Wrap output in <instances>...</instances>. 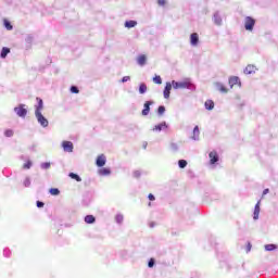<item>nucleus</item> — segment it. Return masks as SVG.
I'll return each instance as SVG.
<instances>
[{
    "instance_id": "c9c22d12",
    "label": "nucleus",
    "mask_w": 278,
    "mask_h": 278,
    "mask_svg": "<svg viewBox=\"0 0 278 278\" xmlns=\"http://www.w3.org/2000/svg\"><path fill=\"white\" fill-rule=\"evenodd\" d=\"M70 90L72 94H79V88L77 86H72Z\"/></svg>"
},
{
    "instance_id": "f3484780",
    "label": "nucleus",
    "mask_w": 278,
    "mask_h": 278,
    "mask_svg": "<svg viewBox=\"0 0 278 278\" xmlns=\"http://www.w3.org/2000/svg\"><path fill=\"white\" fill-rule=\"evenodd\" d=\"M137 64L139 66H144L147 64V55L140 54L139 56H137Z\"/></svg>"
},
{
    "instance_id": "c85d7f7f",
    "label": "nucleus",
    "mask_w": 278,
    "mask_h": 278,
    "mask_svg": "<svg viewBox=\"0 0 278 278\" xmlns=\"http://www.w3.org/2000/svg\"><path fill=\"white\" fill-rule=\"evenodd\" d=\"M68 177H71V179H75V181H81V177L75 173H70Z\"/></svg>"
},
{
    "instance_id": "ea45409f",
    "label": "nucleus",
    "mask_w": 278,
    "mask_h": 278,
    "mask_svg": "<svg viewBox=\"0 0 278 278\" xmlns=\"http://www.w3.org/2000/svg\"><path fill=\"white\" fill-rule=\"evenodd\" d=\"M148 266L149 268H153V266H155V260L150 258V261L148 262Z\"/></svg>"
},
{
    "instance_id": "cd10ccee",
    "label": "nucleus",
    "mask_w": 278,
    "mask_h": 278,
    "mask_svg": "<svg viewBox=\"0 0 278 278\" xmlns=\"http://www.w3.org/2000/svg\"><path fill=\"white\" fill-rule=\"evenodd\" d=\"M276 249H277V245L276 244H273V243H270V244H265V251H276Z\"/></svg>"
},
{
    "instance_id": "bb28decb",
    "label": "nucleus",
    "mask_w": 278,
    "mask_h": 278,
    "mask_svg": "<svg viewBox=\"0 0 278 278\" xmlns=\"http://www.w3.org/2000/svg\"><path fill=\"white\" fill-rule=\"evenodd\" d=\"M31 166H34V163L30 160H28L26 163L23 164V169L29 170V168H31Z\"/></svg>"
},
{
    "instance_id": "f03ea898",
    "label": "nucleus",
    "mask_w": 278,
    "mask_h": 278,
    "mask_svg": "<svg viewBox=\"0 0 278 278\" xmlns=\"http://www.w3.org/2000/svg\"><path fill=\"white\" fill-rule=\"evenodd\" d=\"M172 86L174 90H197V86L192 84V80L190 78H185L180 81L172 80Z\"/></svg>"
},
{
    "instance_id": "4468645a",
    "label": "nucleus",
    "mask_w": 278,
    "mask_h": 278,
    "mask_svg": "<svg viewBox=\"0 0 278 278\" xmlns=\"http://www.w3.org/2000/svg\"><path fill=\"white\" fill-rule=\"evenodd\" d=\"M164 129H168V125L166 124V122H163L161 124H157L153 127L152 131H164Z\"/></svg>"
},
{
    "instance_id": "7c9ffc66",
    "label": "nucleus",
    "mask_w": 278,
    "mask_h": 278,
    "mask_svg": "<svg viewBox=\"0 0 278 278\" xmlns=\"http://www.w3.org/2000/svg\"><path fill=\"white\" fill-rule=\"evenodd\" d=\"M178 166H179V168H186V166H188V161L179 160L178 161Z\"/></svg>"
},
{
    "instance_id": "49530a36",
    "label": "nucleus",
    "mask_w": 278,
    "mask_h": 278,
    "mask_svg": "<svg viewBox=\"0 0 278 278\" xmlns=\"http://www.w3.org/2000/svg\"><path fill=\"white\" fill-rule=\"evenodd\" d=\"M37 207H45V202L37 201Z\"/></svg>"
},
{
    "instance_id": "412c9836",
    "label": "nucleus",
    "mask_w": 278,
    "mask_h": 278,
    "mask_svg": "<svg viewBox=\"0 0 278 278\" xmlns=\"http://www.w3.org/2000/svg\"><path fill=\"white\" fill-rule=\"evenodd\" d=\"M255 71H256L255 65H248L244 68V74L245 75H253V73H255Z\"/></svg>"
},
{
    "instance_id": "a18cd8bd",
    "label": "nucleus",
    "mask_w": 278,
    "mask_h": 278,
    "mask_svg": "<svg viewBox=\"0 0 278 278\" xmlns=\"http://www.w3.org/2000/svg\"><path fill=\"white\" fill-rule=\"evenodd\" d=\"M34 40V37H31V35H28L26 37V42H31Z\"/></svg>"
},
{
    "instance_id": "4be33fe9",
    "label": "nucleus",
    "mask_w": 278,
    "mask_h": 278,
    "mask_svg": "<svg viewBox=\"0 0 278 278\" xmlns=\"http://www.w3.org/2000/svg\"><path fill=\"white\" fill-rule=\"evenodd\" d=\"M10 53V48L8 47H3L1 52H0V58L2 60H5V58H8V54Z\"/></svg>"
},
{
    "instance_id": "2f4dec72",
    "label": "nucleus",
    "mask_w": 278,
    "mask_h": 278,
    "mask_svg": "<svg viewBox=\"0 0 278 278\" xmlns=\"http://www.w3.org/2000/svg\"><path fill=\"white\" fill-rule=\"evenodd\" d=\"M141 176H142V172H140V169L132 172V177H135V179H140Z\"/></svg>"
},
{
    "instance_id": "5701e85b",
    "label": "nucleus",
    "mask_w": 278,
    "mask_h": 278,
    "mask_svg": "<svg viewBox=\"0 0 278 278\" xmlns=\"http://www.w3.org/2000/svg\"><path fill=\"white\" fill-rule=\"evenodd\" d=\"M147 90H148L147 84L141 83V84L139 85V94H146Z\"/></svg>"
},
{
    "instance_id": "58836bf2",
    "label": "nucleus",
    "mask_w": 278,
    "mask_h": 278,
    "mask_svg": "<svg viewBox=\"0 0 278 278\" xmlns=\"http://www.w3.org/2000/svg\"><path fill=\"white\" fill-rule=\"evenodd\" d=\"M153 81H154V84L161 85L162 84V77L161 76H155V77H153Z\"/></svg>"
},
{
    "instance_id": "79ce46f5",
    "label": "nucleus",
    "mask_w": 278,
    "mask_h": 278,
    "mask_svg": "<svg viewBox=\"0 0 278 278\" xmlns=\"http://www.w3.org/2000/svg\"><path fill=\"white\" fill-rule=\"evenodd\" d=\"M252 244H251V242H248V245H247V248H245V252L247 253H251V249H252Z\"/></svg>"
},
{
    "instance_id": "a878e982",
    "label": "nucleus",
    "mask_w": 278,
    "mask_h": 278,
    "mask_svg": "<svg viewBox=\"0 0 278 278\" xmlns=\"http://www.w3.org/2000/svg\"><path fill=\"white\" fill-rule=\"evenodd\" d=\"M3 25H4L5 29H8V31H12V29L14 28L12 26V24L10 23V21H8V20L3 21Z\"/></svg>"
},
{
    "instance_id": "aec40b11",
    "label": "nucleus",
    "mask_w": 278,
    "mask_h": 278,
    "mask_svg": "<svg viewBox=\"0 0 278 278\" xmlns=\"http://www.w3.org/2000/svg\"><path fill=\"white\" fill-rule=\"evenodd\" d=\"M136 25H138V22L130 20L125 22L124 27H126L127 29H131L136 27Z\"/></svg>"
},
{
    "instance_id": "473e14b6",
    "label": "nucleus",
    "mask_w": 278,
    "mask_h": 278,
    "mask_svg": "<svg viewBox=\"0 0 278 278\" xmlns=\"http://www.w3.org/2000/svg\"><path fill=\"white\" fill-rule=\"evenodd\" d=\"M4 136H5V138H12V136H14V130H12V129H7V130L4 131Z\"/></svg>"
},
{
    "instance_id": "37998d69",
    "label": "nucleus",
    "mask_w": 278,
    "mask_h": 278,
    "mask_svg": "<svg viewBox=\"0 0 278 278\" xmlns=\"http://www.w3.org/2000/svg\"><path fill=\"white\" fill-rule=\"evenodd\" d=\"M131 79V77H129V76H124L123 78H122V84H126V81H129Z\"/></svg>"
},
{
    "instance_id": "393cba45",
    "label": "nucleus",
    "mask_w": 278,
    "mask_h": 278,
    "mask_svg": "<svg viewBox=\"0 0 278 278\" xmlns=\"http://www.w3.org/2000/svg\"><path fill=\"white\" fill-rule=\"evenodd\" d=\"M123 220H125V217L123 216V214H117L115 216V222L117 223V225H123Z\"/></svg>"
},
{
    "instance_id": "ddd939ff",
    "label": "nucleus",
    "mask_w": 278,
    "mask_h": 278,
    "mask_svg": "<svg viewBox=\"0 0 278 278\" xmlns=\"http://www.w3.org/2000/svg\"><path fill=\"white\" fill-rule=\"evenodd\" d=\"M98 175L100 177H110V175H112V170L108 167H102L98 170Z\"/></svg>"
},
{
    "instance_id": "f257e3e1",
    "label": "nucleus",
    "mask_w": 278,
    "mask_h": 278,
    "mask_svg": "<svg viewBox=\"0 0 278 278\" xmlns=\"http://www.w3.org/2000/svg\"><path fill=\"white\" fill-rule=\"evenodd\" d=\"M37 104L35 105V118L43 128L49 127V119L42 115V110H45V102L41 98H36Z\"/></svg>"
},
{
    "instance_id": "09e8293b",
    "label": "nucleus",
    "mask_w": 278,
    "mask_h": 278,
    "mask_svg": "<svg viewBox=\"0 0 278 278\" xmlns=\"http://www.w3.org/2000/svg\"><path fill=\"white\" fill-rule=\"evenodd\" d=\"M268 192H270L269 189H264V191H263V197H266V194H268Z\"/></svg>"
},
{
    "instance_id": "0eeeda50",
    "label": "nucleus",
    "mask_w": 278,
    "mask_h": 278,
    "mask_svg": "<svg viewBox=\"0 0 278 278\" xmlns=\"http://www.w3.org/2000/svg\"><path fill=\"white\" fill-rule=\"evenodd\" d=\"M213 23L214 25H216L217 27H220L223 25V17L220 16V12L216 11L213 14Z\"/></svg>"
},
{
    "instance_id": "de8ad7c7",
    "label": "nucleus",
    "mask_w": 278,
    "mask_h": 278,
    "mask_svg": "<svg viewBox=\"0 0 278 278\" xmlns=\"http://www.w3.org/2000/svg\"><path fill=\"white\" fill-rule=\"evenodd\" d=\"M148 199H149L150 201H154V200H155V195H153V193H150V194L148 195Z\"/></svg>"
},
{
    "instance_id": "dca6fc26",
    "label": "nucleus",
    "mask_w": 278,
    "mask_h": 278,
    "mask_svg": "<svg viewBox=\"0 0 278 278\" xmlns=\"http://www.w3.org/2000/svg\"><path fill=\"white\" fill-rule=\"evenodd\" d=\"M260 205H261V201H258L254 206L253 220L260 219Z\"/></svg>"
},
{
    "instance_id": "6e6552de",
    "label": "nucleus",
    "mask_w": 278,
    "mask_h": 278,
    "mask_svg": "<svg viewBox=\"0 0 278 278\" xmlns=\"http://www.w3.org/2000/svg\"><path fill=\"white\" fill-rule=\"evenodd\" d=\"M170 90H173V83H166L163 91L164 99H170Z\"/></svg>"
},
{
    "instance_id": "f8f14e48",
    "label": "nucleus",
    "mask_w": 278,
    "mask_h": 278,
    "mask_svg": "<svg viewBox=\"0 0 278 278\" xmlns=\"http://www.w3.org/2000/svg\"><path fill=\"white\" fill-rule=\"evenodd\" d=\"M214 86L215 89L218 90V92H222L223 94H227L229 92L227 87H225V85H223L222 83H215Z\"/></svg>"
},
{
    "instance_id": "c03bdc74",
    "label": "nucleus",
    "mask_w": 278,
    "mask_h": 278,
    "mask_svg": "<svg viewBox=\"0 0 278 278\" xmlns=\"http://www.w3.org/2000/svg\"><path fill=\"white\" fill-rule=\"evenodd\" d=\"M159 5H166V0H157Z\"/></svg>"
},
{
    "instance_id": "9b49d317",
    "label": "nucleus",
    "mask_w": 278,
    "mask_h": 278,
    "mask_svg": "<svg viewBox=\"0 0 278 278\" xmlns=\"http://www.w3.org/2000/svg\"><path fill=\"white\" fill-rule=\"evenodd\" d=\"M190 45L191 47H199V34L193 33L190 35Z\"/></svg>"
},
{
    "instance_id": "423d86ee",
    "label": "nucleus",
    "mask_w": 278,
    "mask_h": 278,
    "mask_svg": "<svg viewBox=\"0 0 278 278\" xmlns=\"http://www.w3.org/2000/svg\"><path fill=\"white\" fill-rule=\"evenodd\" d=\"M61 147L65 153H73L75 146L71 141H62Z\"/></svg>"
},
{
    "instance_id": "6ab92c4d",
    "label": "nucleus",
    "mask_w": 278,
    "mask_h": 278,
    "mask_svg": "<svg viewBox=\"0 0 278 278\" xmlns=\"http://www.w3.org/2000/svg\"><path fill=\"white\" fill-rule=\"evenodd\" d=\"M85 223H87V225H94V223H97V218L94 215H87L85 216Z\"/></svg>"
},
{
    "instance_id": "e433bc0d",
    "label": "nucleus",
    "mask_w": 278,
    "mask_h": 278,
    "mask_svg": "<svg viewBox=\"0 0 278 278\" xmlns=\"http://www.w3.org/2000/svg\"><path fill=\"white\" fill-rule=\"evenodd\" d=\"M164 112H166V108H165L164 105L159 106V109H157V114H159L160 116H162V114H164Z\"/></svg>"
},
{
    "instance_id": "c756f323",
    "label": "nucleus",
    "mask_w": 278,
    "mask_h": 278,
    "mask_svg": "<svg viewBox=\"0 0 278 278\" xmlns=\"http://www.w3.org/2000/svg\"><path fill=\"white\" fill-rule=\"evenodd\" d=\"M40 168H42V170H49V168H51V163L49 162L41 163Z\"/></svg>"
},
{
    "instance_id": "1a4fd4ad",
    "label": "nucleus",
    "mask_w": 278,
    "mask_h": 278,
    "mask_svg": "<svg viewBox=\"0 0 278 278\" xmlns=\"http://www.w3.org/2000/svg\"><path fill=\"white\" fill-rule=\"evenodd\" d=\"M108 162V159L101 154L97 157L96 160V165L99 167V168H103V166H105V163Z\"/></svg>"
},
{
    "instance_id": "f704fd0d",
    "label": "nucleus",
    "mask_w": 278,
    "mask_h": 278,
    "mask_svg": "<svg viewBox=\"0 0 278 278\" xmlns=\"http://www.w3.org/2000/svg\"><path fill=\"white\" fill-rule=\"evenodd\" d=\"M23 184L25 188H29V186H31V179L26 177Z\"/></svg>"
},
{
    "instance_id": "a19ab883",
    "label": "nucleus",
    "mask_w": 278,
    "mask_h": 278,
    "mask_svg": "<svg viewBox=\"0 0 278 278\" xmlns=\"http://www.w3.org/2000/svg\"><path fill=\"white\" fill-rule=\"evenodd\" d=\"M3 255H4V257H10V255H11L10 249H4Z\"/></svg>"
},
{
    "instance_id": "9d476101",
    "label": "nucleus",
    "mask_w": 278,
    "mask_h": 278,
    "mask_svg": "<svg viewBox=\"0 0 278 278\" xmlns=\"http://www.w3.org/2000/svg\"><path fill=\"white\" fill-rule=\"evenodd\" d=\"M151 105H153V101H147L143 104V110L141 112L142 116H149V112H151Z\"/></svg>"
},
{
    "instance_id": "20e7f679",
    "label": "nucleus",
    "mask_w": 278,
    "mask_h": 278,
    "mask_svg": "<svg viewBox=\"0 0 278 278\" xmlns=\"http://www.w3.org/2000/svg\"><path fill=\"white\" fill-rule=\"evenodd\" d=\"M210 157V162H208V166L210 168H215L216 164H218V152L217 151H212L208 154Z\"/></svg>"
},
{
    "instance_id": "a211bd4d",
    "label": "nucleus",
    "mask_w": 278,
    "mask_h": 278,
    "mask_svg": "<svg viewBox=\"0 0 278 278\" xmlns=\"http://www.w3.org/2000/svg\"><path fill=\"white\" fill-rule=\"evenodd\" d=\"M240 86V78L237 76H232L229 78V86L230 88H233V86L238 85Z\"/></svg>"
},
{
    "instance_id": "b1692460",
    "label": "nucleus",
    "mask_w": 278,
    "mask_h": 278,
    "mask_svg": "<svg viewBox=\"0 0 278 278\" xmlns=\"http://www.w3.org/2000/svg\"><path fill=\"white\" fill-rule=\"evenodd\" d=\"M204 105H205V110H214V101H212V100H207L205 103H204Z\"/></svg>"
},
{
    "instance_id": "2eb2a0df",
    "label": "nucleus",
    "mask_w": 278,
    "mask_h": 278,
    "mask_svg": "<svg viewBox=\"0 0 278 278\" xmlns=\"http://www.w3.org/2000/svg\"><path fill=\"white\" fill-rule=\"evenodd\" d=\"M200 136H201V130H199V126H195V127L193 128V132H192V136H191V140H194L195 142H199Z\"/></svg>"
},
{
    "instance_id": "4c0bfd02",
    "label": "nucleus",
    "mask_w": 278,
    "mask_h": 278,
    "mask_svg": "<svg viewBox=\"0 0 278 278\" xmlns=\"http://www.w3.org/2000/svg\"><path fill=\"white\" fill-rule=\"evenodd\" d=\"M169 149L170 151H179V146L177 143H170Z\"/></svg>"
},
{
    "instance_id": "39448f33",
    "label": "nucleus",
    "mask_w": 278,
    "mask_h": 278,
    "mask_svg": "<svg viewBox=\"0 0 278 278\" xmlns=\"http://www.w3.org/2000/svg\"><path fill=\"white\" fill-rule=\"evenodd\" d=\"M14 112L20 118H25V116H27V109H25V104L15 106Z\"/></svg>"
},
{
    "instance_id": "72a5a7b5",
    "label": "nucleus",
    "mask_w": 278,
    "mask_h": 278,
    "mask_svg": "<svg viewBox=\"0 0 278 278\" xmlns=\"http://www.w3.org/2000/svg\"><path fill=\"white\" fill-rule=\"evenodd\" d=\"M50 194H52V197H58V194H60V189L51 188L50 189Z\"/></svg>"
},
{
    "instance_id": "7ed1b4c3",
    "label": "nucleus",
    "mask_w": 278,
    "mask_h": 278,
    "mask_svg": "<svg viewBox=\"0 0 278 278\" xmlns=\"http://www.w3.org/2000/svg\"><path fill=\"white\" fill-rule=\"evenodd\" d=\"M243 25L247 31H253V28L255 27V18L245 16Z\"/></svg>"
}]
</instances>
